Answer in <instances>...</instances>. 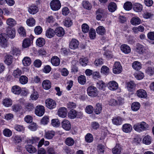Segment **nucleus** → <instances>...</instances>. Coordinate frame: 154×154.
<instances>
[{
    "label": "nucleus",
    "instance_id": "c9c22d12",
    "mask_svg": "<svg viewBox=\"0 0 154 154\" xmlns=\"http://www.w3.org/2000/svg\"><path fill=\"white\" fill-rule=\"evenodd\" d=\"M97 33L100 35H103L106 32L104 27L102 26H99L96 29Z\"/></svg>",
    "mask_w": 154,
    "mask_h": 154
},
{
    "label": "nucleus",
    "instance_id": "412c9836",
    "mask_svg": "<svg viewBox=\"0 0 154 154\" xmlns=\"http://www.w3.org/2000/svg\"><path fill=\"white\" fill-rule=\"evenodd\" d=\"M55 34L59 37L63 36L64 34V29L61 27H57L55 30Z\"/></svg>",
    "mask_w": 154,
    "mask_h": 154
},
{
    "label": "nucleus",
    "instance_id": "338daca9",
    "mask_svg": "<svg viewBox=\"0 0 154 154\" xmlns=\"http://www.w3.org/2000/svg\"><path fill=\"white\" fill-rule=\"evenodd\" d=\"M146 72L150 75H152L154 73V68L151 67H148L146 69Z\"/></svg>",
    "mask_w": 154,
    "mask_h": 154
},
{
    "label": "nucleus",
    "instance_id": "c756f323",
    "mask_svg": "<svg viewBox=\"0 0 154 154\" xmlns=\"http://www.w3.org/2000/svg\"><path fill=\"white\" fill-rule=\"evenodd\" d=\"M122 150L121 146L119 144H116L112 149V152L113 154H120Z\"/></svg>",
    "mask_w": 154,
    "mask_h": 154
},
{
    "label": "nucleus",
    "instance_id": "680f3d73",
    "mask_svg": "<svg viewBox=\"0 0 154 154\" xmlns=\"http://www.w3.org/2000/svg\"><path fill=\"white\" fill-rule=\"evenodd\" d=\"M80 62L82 66H85L88 62V60L87 58L83 57L80 59Z\"/></svg>",
    "mask_w": 154,
    "mask_h": 154
},
{
    "label": "nucleus",
    "instance_id": "9b49d317",
    "mask_svg": "<svg viewBox=\"0 0 154 154\" xmlns=\"http://www.w3.org/2000/svg\"><path fill=\"white\" fill-rule=\"evenodd\" d=\"M136 94L138 97L142 98H145L147 97L146 91L143 89H139L137 90Z\"/></svg>",
    "mask_w": 154,
    "mask_h": 154
},
{
    "label": "nucleus",
    "instance_id": "13d9d810",
    "mask_svg": "<svg viewBox=\"0 0 154 154\" xmlns=\"http://www.w3.org/2000/svg\"><path fill=\"white\" fill-rule=\"evenodd\" d=\"M78 81L79 82L82 84H84L86 82L85 77L84 75H81L78 77Z\"/></svg>",
    "mask_w": 154,
    "mask_h": 154
},
{
    "label": "nucleus",
    "instance_id": "a19ab883",
    "mask_svg": "<svg viewBox=\"0 0 154 154\" xmlns=\"http://www.w3.org/2000/svg\"><path fill=\"white\" fill-rule=\"evenodd\" d=\"M140 107V103L137 102H134L132 104L131 108L132 110L136 111L138 110Z\"/></svg>",
    "mask_w": 154,
    "mask_h": 154
},
{
    "label": "nucleus",
    "instance_id": "f8f14e48",
    "mask_svg": "<svg viewBox=\"0 0 154 154\" xmlns=\"http://www.w3.org/2000/svg\"><path fill=\"white\" fill-rule=\"evenodd\" d=\"M67 112L66 108L64 107H61L58 110V115L61 118H65L66 116Z\"/></svg>",
    "mask_w": 154,
    "mask_h": 154
},
{
    "label": "nucleus",
    "instance_id": "20e7f679",
    "mask_svg": "<svg viewBox=\"0 0 154 154\" xmlns=\"http://www.w3.org/2000/svg\"><path fill=\"white\" fill-rule=\"evenodd\" d=\"M88 95L91 97H95L97 95V88L93 86H89L87 89Z\"/></svg>",
    "mask_w": 154,
    "mask_h": 154
},
{
    "label": "nucleus",
    "instance_id": "052dcab7",
    "mask_svg": "<svg viewBox=\"0 0 154 154\" xmlns=\"http://www.w3.org/2000/svg\"><path fill=\"white\" fill-rule=\"evenodd\" d=\"M82 32L84 33L88 32L89 30V27L88 24L86 23L83 24L82 26Z\"/></svg>",
    "mask_w": 154,
    "mask_h": 154
},
{
    "label": "nucleus",
    "instance_id": "de8ad7c7",
    "mask_svg": "<svg viewBox=\"0 0 154 154\" xmlns=\"http://www.w3.org/2000/svg\"><path fill=\"white\" fill-rule=\"evenodd\" d=\"M123 7L125 10L130 11L132 8V4L130 2H127L124 4Z\"/></svg>",
    "mask_w": 154,
    "mask_h": 154
},
{
    "label": "nucleus",
    "instance_id": "c85d7f7f",
    "mask_svg": "<svg viewBox=\"0 0 154 154\" xmlns=\"http://www.w3.org/2000/svg\"><path fill=\"white\" fill-rule=\"evenodd\" d=\"M13 57L12 56L7 55L5 57L4 62L8 65H10L12 63Z\"/></svg>",
    "mask_w": 154,
    "mask_h": 154
},
{
    "label": "nucleus",
    "instance_id": "dca6fc26",
    "mask_svg": "<svg viewBox=\"0 0 154 154\" xmlns=\"http://www.w3.org/2000/svg\"><path fill=\"white\" fill-rule=\"evenodd\" d=\"M112 120L113 124L119 125L122 124L123 120L120 117L117 116L113 117Z\"/></svg>",
    "mask_w": 154,
    "mask_h": 154
},
{
    "label": "nucleus",
    "instance_id": "a18cd8bd",
    "mask_svg": "<svg viewBox=\"0 0 154 154\" xmlns=\"http://www.w3.org/2000/svg\"><path fill=\"white\" fill-rule=\"evenodd\" d=\"M6 23L9 26H13L16 24V22L13 19L9 18L7 20Z\"/></svg>",
    "mask_w": 154,
    "mask_h": 154
},
{
    "label": "nucleus",
    "instance_id": "603ef678",
    "mask_svg": "<svg viewBox=\"0 0 154 154\" xmlns=\"http://www.w3.org/2000/svg\"><path fill=\"white\" fill-rule=\"evenodd\" d=\"M77 112L75 110H72L70 111L68 114L69 118L71 119H74L76 118Z\"/></svg>",
    "mask_w": 154,
    "mask_h": 154
},
{
    "label": "nucleus",
    "instance_id": "c03bdc74",
    "mask_svg": "<svg viewBox=\"0 0 154 154\" xmlns=\"http://www.w3.org/2000/svg\"><path fill=\"white\" fill-rule=\"evenodd\" d=\"M27 151L30 153H34L36 151V149L33 146L28 145L26 146Z\"/></svg>",
    "mask_w": 154,
    "mask_h": 154
},
{
    "label": "nucleus",
    "instance_id": "7ed1b4c3",
    "mask_svg": "<svg viewBox=\"0 0 154 154\" xmlns=\"http://www.w3.org/2000/svg\"><path fill=\"white\" fill-rule=\"evenodd\" d=\"M7 35L5 33H1L0 34V46L5 48L7 46L8 42Z\"/></svg>",
    "mask_w": 154,
    "mask_h": 154
},
{
    "label": "nucleus",
    "instance_id": "4c0bfd02",
    "mask_svg": "<svg viewBox=\"0 0 154 154\" xmlns=\"http://www.w3.org/2000/svg\"><path fill=\"white\" fill-rule=\"evenodd\" d=\"M132 66L134 69L137 70L140 69L141 68V65L140 63L137 61L133 63Z\"/></svg>",
    "mask_w": 154,
    "mask_h": 154
},
{
    "label": "nucleus",
    "instance_id": "b1692460",
    "mask_svg": "<svg viewBox=\"0 0 154 154\" xmlns=\"http://www.w3.org/2000/svg\"><path fill=\"white\" fill-rule=\"evenodd\" d=\"M121 51L125 54H127L129 53L131 51V48L128 45L124 44L121 46Z\"/></svg>",
    "mask_w": 154,
    "mask_h": 154
},
{
    "label": "nucleus",
    "instance_id": "9d476101",
    "mask_svg": "<svg viewBox=\"0 0 154 154\" xmlns=\"http://www.w3.org/2000/svg\"><path fill=\"white\" fill-rule=\"evenodd\" d=\"M55 134V132L53 130L46 131L45 132L44 137L47 139H51Z\"/></svg>",
    "mask_w": 154,
    "mask_h": 154
},
{
    "label": "nucleus",
    "instance_id": "6e6552de",
    "mask_svg": "<svg viewBox=\"0 0 154 154\" xmlns=\"http://www.w3.org/2000/svg\"><path fill=\"white\" fill-rule=\"evenodd\" d=\"M62 127L65 130L69 131L71 129V124L66 119H64L61 123Z\"/></svg>",
    "mask_w": 154,
    "mask_h": 154
},
{
    "label": "nucleus",
    "instance_id": "4be33fe9",
    "mask_svg": "<svg viewBox=\"0 0 154 154\" xmlns=\"http://www.w3.org/2000/svg\"><path fill=\"white\" fill-rule=\"evenodd\" d=\"M42 85L44 89L48 90L51 87V83L49 80H45L43 81Z\"/></svg>",
    "mask_w": 154,
    "mask_h": 154
},
{
    "label": "nucleus",
    "instance_id": "5701e85b",
    "mask_svg": "<svg viewBox=\"0 0 154 154\" xmlns=\"http://www.w3.org/2000/svg\"><path fill=\"white\" fill-rule=\"evenodd\" d=\"M11 91L15 94H19L21 92V89L19 86L16 85L12 87Z\"/></svg>",
    "mask_w": 154,
    "mask_h": 154
},
{
    "label": "nucleus",
    "instance_id": "1a4fd4ad",
    "mask_svg": "<svg viewBox=\"0 0 154 154\" xmlns=\"http://www.w3.org/2000/svg\"><path fill=\"white\" fill-rule=\"evenodd\" d=\"M38 8L37 6L32 5L29 7L28 11L31 14H34L37 13L38 11Z\"/></svg>",
    "mask_w": 154,
    "mask_h": 154
},
{
    "label": "nucleus",
    "instance_id": "f03ea898",
    "mask_svg": "<svg viewBox=\"0 0 154 154\" xmlns=\"http://www.w3.org/2000/svg\"><path fill=\"white\" fill-rule=\"evenodd\" d=\"M50 6L52 10L57 11L60 8L61 4L59 0H53L50 3Z\"/></svg>",
    "mask_w": 154,
    "mask_h": 154
},
{
    "label": "nucleus",
    "instance_id": "09e8293b",
    "mask_svg": "<svg viewBox=\"0 0 154 154\" xmlns=\"http://www.w3.org/2000/svg\"><path fill=\"white\" fill-rule=\"evenodd\" d=\"M89 34L91 39H94L96 38V31L93 28L91 29L89 31Z\"/></svg>",
    "mask_w": 154,
    "mask_h": 154
},
{
    "label": "nucleus",
    "instance_id": "cd10ccee",
    "mask_svg": "<svg viewBox=\"0 0 154 154\" xmlns=\"http://www.w3.org/2000/svg\"><path fill=\"white\" fill-rule=\"evenodd\" d=\"M12 139L14 142L17 144L22 141L21 136L18 135H14L12 136Z\"/></svg>",
    "mask_w": 154,
    "mask_h": 154
},
{
    "label": "nucleus",
    "instance_id": "0e129e2a",
    "mask_svg": "<svg viewBox=\"0 0 154 154\" xmlns=\"http://www.w3.org/2000/svg\"><path fill=\"white\" fill-rule=\"evenodd\" d=\"M94 111V108L91 105L87 106L85 109L86 112L89 114L92 113Z\"/></svg>",
    "mask_w": 154,
    "mask_h": 154
},
{
    "label": "nucleus",
    "instance_id": "423d86ee",
    "mask_svg": "<svg viewBox=\"0 0 154 154\" xmlns=\"http://www.w3.org/2000/svg\"><path fill=\"white\" fill-rule=\"evenodd\" d=\"M45 109L44 106L42 105L37 106L35 110V113L39 116H42L44 114Z\"/></svg>",
    "mask_w": 154,
    "mask_h": 154
},
{
    "label": "nucleus",
    "instance_id": "bb28decb",
    "mask_svg": "<svg viewBox=\"0 0 154 154\" xmlns=\"http://www.w3.org/2000/svg\"><path fill=\"white\" fill-rule=\"evenodd\" d=\"M32 42L31 40L29 38H26L23 41L22 46L24 48H27L31 45Z\"/></svg>",
    "mask_w": 154,
    "mask_h": 154
},
{
    "label": "nucleus",
    "instance_id": "2f4dec72",
    "mask_svg": "<svg viewBox=\"0 0 154 154\" xmlns=\"http://www.w3.org/2000/svg\"><path fill=\"white\" fill-rule=\"evenodd\" d=\"M141 20L140 19L137 17H133L131 20V23L133 25H137L139 24L140 23Z\"/></svg>",
    "mask_w": 154,
    "mask_h": 154
},
{
    "label": "nucleus",
    "instance_id": "72a5a7b5",
    "mask_svg": "<svg viewBox=\"0 0 154 154\" xmlns=\"http://www.w3.org/2000/svg\"><path fill=\"white\" fill-rule=\"evenodd\" d=\"M28 81V79L25 75H23L20 76L19 79V82L22 84L24 85L26 84Z\"/></svg>",
    "mask_w": 154,
    "mask_h": 154
},
{
    "label": "nucleus",
    "instance_id": "ddd939ff",
    "mask_svg": "<svg viewBox=\"0 0 154 154\" xmlns=\"http://www.w3.org/2000/svg\"><path fill=\"white\" fill-rule=\"evenodd\" d=\"M137 51L140 54H145L147 52V50L144 46L139 44L137 45Z\"/></svg>",
    "mask_w": 154,
    "mask_h": 154
},
{
    "label": "nucleus",
    "instance_id": "f257e3e1",
    "mask_svg": "<svg viewBox=\"0 0 154 154\" xmlns=\"http://www.w3.org/2000/svg\"><path fill=\"white\" fill-rule=\"evenodd\" d=\"M149 126L145 122H142L135 124L133 126L134 129L136 131L140 132L148 129Z\"/></svg>",
    "mask_w": 154,
    "mask_h": 154
},
{
    "label": "nucleus",
    "instance_id": "774afa93",
    "mask_svg": "<svg viewBox=\"0 0 154 154\" xmlns=\"http://www.w3.org/2000/svg\"><path fill=\"white\" fill-rule=\"evenodd\" d=\"M47 152L48 154H56L54 148L51 147L49 146L48 147Z\"/></svg>",
    "mask_w": 154,
    "mask_h": 154
},
{
    "label": "nucleus",
    "instance_id": "a878e982",
    "mask_svg": "<svg viewBox=\"0 0 154 154\" xmlns=\"http://www.w3.org/2000/svg\"><path fill=\"white\" fill-rule=\"evenodd\" d=\"M133 6V9L136 12H140L142 10L143 6L140 4L138 3H135L134 4Z\"/></svg>",
    "mask_w": 154,
    "mask_h": 154
},
{
    "label": "nucleus",
    "instance_id": "79ce46f5",
    "mask_svg": "<svg viewBox=\"0 0 154 154\" xmlns=\"http://www.w3.org/2000/svg\"><path fill=\"white\" fill-rule=\"evenodd\" d=\"M97 87L101 90H104L106 87V84L102 81H99L97 83Z\"/></svg>",
    "mask_w": 154,
    "mask_h": 154
},
{
    "label": "nucleus",
    "instance_id": "a211bd4d",
    "mask_svg": "<svg viewBox=\"0 0 154 154\" xmlns=\"http://www.w3.org/2000/svg\"><path fill=\"white\" fill-rule=\"evenodd\" d=\"M51 62L53 65L55 66H58L60 64V60L57 56H54L51 58Z\"/></svg>",
    "mask_w": 154,
    "mask_h": 154
},
{
    "label": "nucleus",
    "instance_id": "ea45409f",
    "mask_svg": "<svg viewBox=\"0 0 154 154\" xmlns=\"http://www.w3.org/2000/svg\"><path fill=\"white\" fill-rule=\"evenodd\" d=\"M74 142L73 139L70 137L66 138L65 140L66 144L69 146H72L74 144Z\"/></svg>",
    "mask_w": 154,
    "mask_h": 154
},
{
    "label": "nucleus",
    "instance_id": "6ab92c4d",
    "mask_svg": "<svg viewBox=\"0 0 154 154\" xmlns=\"http://www.w3.org/2000/svg\"><path fill=\"white\" fill-rule=\"evenodd\" d=\"M132 129L131 125L128 124H124L122 127V131L125 133H128L130 132Z\"/></svg>",
    "mask_w": 154,
    "mask_h": 154
},
{
    "label": "nucleus",
    "instance_id": "6e6d98bb",
    "mask_svg": "<svg viewBox=\"0 0 154 154\" xmlns=\"http://www.w3.org/2000/svg\"><path fill=\"white\" fill-rule=\"evenodd\" d=\"M85 138L86 141L89 143L91 142L93 140L92 135L90 133L87 134L86 135Z\"/></svg>",
    "mask_w": 154,
    "mask_h": 154
},
{
    "label": "nucleus",
    "instance_id": "7c9ffc66",
    "mask_svg": "<svg viewBox=\"0 0 154 154\" xmlns=\"http://www.w3.org/2000/svg\"><path fill=\"white\" fill-rule=\"evenodd\" d=\"M22 62L24 66H29L31 64V60L30 57H26L23 58Z\"/></svg>",
    "mask_w": 154,
    "mask_h": 154
},
{
    "label": "nucleus",
    "instance_id": "f704fd0d",
    "mask_svg": "<svg viewBox=\"0 0 154 154\" xmlns=\"http://www.w3.org/2000/svg\"><path fill=\"white\" fill-rule=\"evenodd\" d=\"M116 4L114 2H112L110 3L108 6V9L109 11L112 12L116 10Z\"/></svg>",
    "mask_w": 154,
    "mask_h": 154
},
{
    "label": "nucleus",
    "instance_id": "39448f33",
    "mask_svg": "<svg viewBox=\"0 0 154 154\" xmlns=\"http://www.w3.org/2000/svg\"><path fill=\"white\" fill-rule=\"evenodd\" d=\"M122 71V66L119 62H116L113 67V72L115 74L120 73Z\"/></svg>",
    "mask_w": 154,
    "mask_h": 154
},
{
    "label": "nucleus",
    "instance_id": "4d7b16f0",
    "mask_svg": "<svg viewBox=\"0 0 154 154\" xmlns=\"http://www.w3.org/2000/svg\"><path fill=\"white\" fill-rule=\"evenodd\" d=\"M82 5L84 8L88 10L91 9L92 7L91 4L87 1H83Z\"/></svg>",
    "mask_w": 154,
    "mask_h": 154
},
{
    "label": "nucleus",
    "instance_id": "37998d69",
    "mask_svg": "<svg viewBox=\"0 0 154 154\" xmlns=\"http://www.w3.org/2000/svg\"><path fill=\"white\" fill-rule=\"evenodd\" d=\"M35 20L33 18L31 17L28 19L26 21L27 25L29 26H32L35 24Z\"/></svg>",
    "mask_w": 154,
    "mask_h": 154
},
{
    "label": "nucleus",
    "instance_id": "4468645a",
    "mask_svg": "<svg viewBox=\"0 0 154 154\" xmlns=\"http://www.w3.org/2000/svg\"><path fill=\"white\" fill-rule=\"evenodd\" d=\"M79 45V41L75 39H72L70 42L69 48L72 49H75L78 48Z\"/></svg>",
    "mask_w": 154,
    "mask_h": 154
},
{
    "label": "nucleus",
    "instance_id": "393cba45",
    "mask_svg": "<svg viewBox=\"0 0 154 154\" xmlns=\"http://www.w3.org/2000/svg\"><path fill=\"white\" fill-rule=\"evenodd\" d=\"M7 33V36L9 37L10 38H13L15 36V30L10 28L8 29Z\"/></svg>",
    "mask_w": 154,
    "mask_h": 154
},
{
    "label": "nucleus",
    "instance_id": "e433bc0d",
    "mask_svg": "<svg viewBox=\"0 0 154 154\" xmlns=\"http://www.w3.org/2000/svg\"><path fill=\"white\" fill-rule=\"evenodd\" d=\"M20 51L18 48L13 47L11 48V54L14 55H17L20 54Z\"/></svg>",
    "mask_w": 154,
    "mask_h": 154
},
{
    "label": "nucleus",
    "instance_id": "69168bd1",
    "mask_svg": "<svg viewBox=\"0 0 154 154\" xmlns=\"http://www.w3.org/2000/svg\"><path fill=\"white\" fill-rule=\"evenodd\" d=\"M38 97V95L36 91H34L32 93L31 96L30 98L33 100H36Z\"/></svg>",
    "mask_w": 154,
    "mask_h": 154
},
{
    "label": "nucleus",
    "instance_id": "e2e57ef3",
    "mask_svg": "<svg viewBox=\"0 0 154 154\" xmlns=\"http://www.w3.org/2000/svg\"><path fill=\"white\" fill-rule=\"evenodd\" d=\"M14 128L15 130L19 132H23L24 131V128L23 126L20 125H16L14 126Z\"/></svg>",
    "mask_w": 154,
    "mask_h": 154
},
{
    "label": "nucleus",
    "instance_id": "49530a36",
    "mask_svg": "<svg viewBox=\"0 0 154 154\" xmlns=\"http://www.w3.org/2000/svg\"><path fill=\"white\" fill-rule=\"evenodd\" d=\"M3 103L5 106L8 107L11 106L12 105V102L11 99L6 98L3 100Z\"/></svg>",
    "mask_w": 154,
    "mask_h": 154
},
{
    "label": "nucleus",
    "instance_id": "2eb2a0df",
    "mask_svg": "<svg viewBox=\"0 0 154 154\" xmlns=\"http://www.w3.org/2000/svg\"><path fill=\"white\" fill-rule=\"evenodd\" d=\"M118 87V84L114 81L110 82L108 84V87L111 90L114 91L116 90Z\"/></svg>",
    "mask_w": 154,
    "mask_h": 154
},
{
    "label": "nucleus",
    "instance_id": "5fc2aeb1",
    "mask_svg": "<svg viewBox=\"0 0 154 154\" xmlns=\"http://www.w3.org/2000/svg\"><path fill=\"white\" fill-rule=\"evenodd\" d=\"M102 109L101 105L98 103L96 104V107L94 109V112L96 114H98L101 112Z\"/></svg>",
    "mask_w": 154,
    "mask_h": 154
},
{
    "label": "nucleus",
    "instance_id": "3c124183",
    "mask_svg": "<svg viewBox=\"0 0 154 154\" xmlns=\"http://www.w3.org/2000/svg\"><path fill=\"white\" fill-rule=\"evenodd\" d=\"M22 74V72L21 70L18 68L14 71L13 75L15 78H19Z\"/></svg>",
    "mask_w": 154,
    "mask_h": 154
},
{
    "label": "nucleus",
    "instance_id": "864d4df0",
    "mask_svg": "<svg viewBox=\"0 0 154 154\" xmlns=\"http://www.w3.org/2000/svg\"><path fill=\"white\" fill-rule=\"evenodd\" d=\"M109 72V68L106 66H103L101 69V72L105 75H108Z\"/></svg>",
    "mask_w": 154,
    "mask_h": 154
},
{
    "label": "nucleus",
    "instance_id": "bf43d9fd",
    "mask_svg": "<svg viewBox=\"0 0 154 154\" xmlns=\"http://www.w3.org/2000/svg\"><path fill=\"white\" fill-rule=\"evenodd\" d=\"M4 136L7 137H10L12 135V132L9 129L6 128L4 129L3 131Z\"/></svg>",
    "mask_w": 154,
    "mask_h": 154
},
{
    "label": "nucleus",
    "instance_id": "aec40b11",
    "mask_svg": "<svg viewBox=\"0 0 154 154\" xmlns=\"http://www.w3.org/2000/svg\"><path fill=\"white\" fill-rule=\"evenodd\" d=\"M55 35V31L53 29L49 28L46 31L45 35L48 38H51L54 36Z\"/></svg>",
    "mask_w": 154,
    "mask_h": 154
},
{
    "label": "nucleus",
    "instance_id": "473e14b6",
    "mask_svg": "<svg viewBox=\"0 0 154 154\" xmlns=\"http://www.w3.org/2000/svg\"><path fill=\"white\" fill-rule=\"evenodd\" d=\"M152 140L151 137L149 135H147L143 138V142L146 145H149L151 143Z\"/></svg>",
    "mask_w": 154,
    "mask_h": 154
},
{
    "label": "nucleus",
    "instance_id": "0eeeda50",
    "mask_svg": "<svg viewBox=\"0 0 154 154\" xmlns=\"http://www.w3.org/2000/svg\"><path fill=\"white\" fill-rule=\"evenodd\" d=\"M45 103L46 106L50 109H52L56 106L55 101L51 98L47 99L45 100Z\"/></svg>",
    "mask_w": 154,
    "mask_h": 154
},
{
    "label": "nucleus",
    "instance_id": "58836bf2",
    "mask_svg": "<svg viewBox=\"0 0 154 154\" xmlns=\"http://www.w3.org/2000/svg\"><path fill=\"white\" fill-rule=\"evenodd\" d=\"M36 43L37 45L39 47H41L44 45L45 41L43 38H39L37 39Z\"/></svg>",
    "mask_w": 154,
    "mask_h": 154
},
{
    "label": "nucleus",
    "instance_id": "f3484780",
    "mask_svg": "<svg viewBox=\"0 0 154 154\" xmlns=\"http://www.w3.org/2000/svg\"><path fill=\"white\" fill-rule=\"evenodd\" d=\"M136 85L134 82L131 81L127 82L126 87L129 91H133L135 88Z\"/></svg>",
    "mask_w": 154,
    "mask_h": 154
},
{
    "label": "nucleus",
    "instance_id": "8fccbe9b",
    "mask_svg": "<svg viewBox=\"0 0 154 154\" xmlns=\"http://www.w3.org/2000/svg\"><path fill=\"white\" fill-rule=\"evenodd\" d=\"M34 108L33 104L32 103H28L26 104L25 108L27 111H32L34 110Z\"/></svg>",
    "mask_w": 154,
    "mask_h": 154
}]
</instances>
